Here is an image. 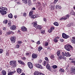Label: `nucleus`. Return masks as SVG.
Listing matches in <instances>:
<instances>
[{
	"label": "nucleus",
	"mask_w": 75,
	"mask_h": 75,
	"mask_svg": "<svg viewBox=\"0 0 75 75\" xmlns=\"http://www.w3.org/2000/svg\"><path fill=\"white\" fill-rule=\"evenodd\" d=\"M28 66L30 69H32L33 68V64L31 62H28Z\"/></svg>",
	"instance_id": "obj_6"
},
{
	"label": "nucleus",
	"mask_w": 75,
	"mask_h": 75,
	"mask_svg": "<svg viewBox=\"0 0 75 75\" xmlns=\"http://www.w3.org/2000/svg\"><path fill=\"white\" fill-rule=\"evenodd\" d=\"M25 55H26V56H30V55H31V53L26 52L25 53Z\"/></svg>",
	"instance_id": "obj_27"
},
{
	"label": "nucleus",
	"mask_w": 75,
	"mask_h": 75,
	"mask_svg": "<svg viewBox=\"0 0 75 75\" xmlns=\"http://www.w3.org/2000/svg\"><path fill=\"white\" fill-rule=\"evenodd\" d=\"M16 71H14L12 72H9L8 73V75H13L14 74V73H15Z\"/></svg>",
	"instance_id": "obj_14"
},
{
	"label": "nucleus",
	"mask_w": 75,
	"mask_h": 75,
	"mask_svg": "<svg viewBox=\"0 0 75 75\" xmlns=\"http://www.w3.org/2000/svg\"><path fill=\"white\" fill-rule=\"evenodd\" d=\"M47 64V62L45 61L44 62L43 65L45 66V65Z\"/></svg>",
	"instance_id": "obj_51"
},
{
	"label": "nucleus",
	"mask_w": 75,
	"mask_h": 75,
	"mask_svg": "<svg viewBox=\"0 0 75 75\" xmlns=\"http://www.w3.org/2000/svg\"><path fill=\"white\" fill-rule=\"evenodd\" d=\"M64 48L67 51H70L71 50V48H73V47L70 45H67L64 46Z\"/></svg>",
	"instance_id": "obj_1"
},
{
	"label": "nucleus",
	"mask_w": 75,
	"mask_h": 75,
	"mask_svg": "<svg viewBox=\"0 0 75 75\" xmlns=\"http://www.w3.org/2000/svg\"><path fill=\"white\" fill-rule=\"evenodd\" d=\"M4 50L2 49H0V54H2Z\"/></svg>",
	"instance_id": "obj_36"
},
{
	"label": "nucleus",
	"mask_w": 75,
	"mask_h": 75,
	"mask_svg": "<svg viewBox=\"0 0 75 75\" xmlns=\"http://www.w3.org/2000/svg\"><path fill=\"white\" fill-rule=\"evenodd\" d=\"M54 25H56V26H58V25H59V24L57 22H55L54 23Z\"/></svg>",
	"instance_id": "obj_28"
},
{
	"label": "nucleus",
	"mask_w": 75,
	"mask_h": 75,
	"mask_svg": "<svg viewBox=\"0 0 75 75\" xmlns=\"http://www.w3.org/2000/svg\"><path fill=\"white\" fill-rule=\"evenodd\" d=\"M2 34V31L0 30V35Z\"/></svg>",
	"instance_id": "obj_63"
},
{
	"label": "nucleus",
	"mask_w": 75,
	"mask_h": 75,
	"mask_svg": "<svg viewBox=\"0 0 75 75\" xmlns=\"http://www.w3.org/2000/svg\"><path fill=\"white\" fill-rule=\"evenodd\" d=\"M59 58L60 59H62V58H63V57H62V55H61L59 56Z\"/></svg>",
	"instance_id": "obj_45"
},
{
	"label": "nucleus",
	"mask_w": 75,
	"mask_h": 75,
	"mask_svg": "<svg viewBox=\"0 0 75 75\" xmlns=\"http://www.w3.org/2000/svg\"><path fill=\"white\" fill-rule=\"evenodd\" d=\"M18 62H19L20 64H21V65H24V63L21 60H18Z\"/></svg>",
	"instance_id": "obj_20"
},
{
	"label": "nucleus",
	"mask_w": 75,
	"mask_h": 75,
	"mask_svg": "<svg viewBox=\"0 0 75 75\" xmlns=\"http://www.w3.org/2000/svg\"><path fill=\"white\" fill-rule=\"evenodd\" d=\"M18 44H20L22 43V41H18Z\"/></svg>",
	"instance_id": "obj_58"
},
{
	"label": "nucleus",
	"mask_w": 75,
	"mask_h": 75,
	"mask_svg": "<svg viewBox=\"0 0 75 75\" xmlns=\"http://www.w3.org/2000/svg\"><path fill=\"white\" fill-rule=\"evenodd\" d=\"M41 34H45V30H42L41 31Z\"/></svg>",
	"instance_id": "obj_47"
},
{
	"label": "nucleus",
	"mask_w": 75,
	"mask_h": 75,
	"mask_svg": "<svg viewBox=\"0 0 75 75\" xmlns=\"http://www.w3.org/2000/svg\"><path fill=\"white\" fill-rule=\"evenodd\" d=\"M0 10H7V8H6L2 6L0 7Z\"/></svg>",
	"instance_id": "obj_16"
},
{
	"label": "nucleus",
	"mask_w": 75,
	"mask_h": 75,
	"mask_svg": "<svg viewBox=\"0 0 75 75\" xmlns=\"http://www.w3.org/2000/svg\"><path fill=\"white\" fill-rule=\"evenodd\" d=\"M50 57L52 59H53L54 58V55L53 54H52L50 55Z\"/></svg>",
	"instance_id": "obj_25"
},
{
	"label": "nucleus",
	"mask_w": 75,
	"mask_h": 75,
	"mask_svg": "<svg viewBox=\"0 0 75 75\" xmlns=\"http://www.w3.org/2000/svg\"><path fill=\"white\" fill-rule=\"evenodd\" d=\"M40 73L38 72V71H36L34 72V75H38L39 74H40Z\"/></svg>",
	"instance_id": "obj_21"
},
{
	"label": "nucleus",
	"mask_w": 75,
	"mask_h": 75,
	"mask_svg": "<svg viewBox=\"0 0 75 75\" xmlns=\"http://www.w3.org/2000/svg\"><path fill=\"white\" fill-rule=\"evenodd\" d=\"M38 56H37V54H32V57L33 58H34V59H35V58H37Z\"/></svg>",
	"instance_id": "obj_11"
},
{
	"label": "nucleus",
	"mask_w": 75,
	"mask_h": 75,
	"mask_svg": "<svg viewBox=\"0 0 75 75\" xmlns=\"http://www.w3.org/2000/svg\"><path fill=\"white\" fill-rule=\"evenodd\" d=\"M3 30H4V31H6V28L4 27L3 28Z\"/></svg>",
	"instance_id": "obj_60"
},
{
	"label": "nucleus",
	"mask_w": 75,
	"mask_h": 75,
	"mask_svg": "<svg viewBox=\"0 0 75 75\" xmlns=\"http://www.w3.org/2000/svg\"><path fill=\"white\" fill-rule=\"evenodd\" d=\"M58 1V0H54V4H55L56 3H57Z\"/></svg>",
	"instance_id": "obj_49"
},
{
	"label": "nucleus",
	"mask_w": 75,
	"mask_h": 75,
	"mask_svg": "<svg viewBox=\"0 0 75 75\" xmlns=\"http://www.w3.org/2000/svg\"><path fill=\"white\" fill-rule=\"evenodd\" d=\"M55 8H59L60 7V6H59L58 5H57L56 6H55Z\"/></svg>",
	"instance_id": "obj_46"
},
{
	"label": "nucleus",
	"mask_w": 75,
	"mask_h": 75,
	"mask_svg": "<svg viewBox=\"0 0 75 75\" xmlns=\"http://www.w3.org/2000/svg\"><path fill=\"white\" fill-rule=\"evenodd\" d=\"M69 18V15L68 14L66 15L65 17H62L60 19V20H66Z\"/></svg>",
	"instance_id": "obj_3"
},
{
	"label": "nucleus",
	"mask_w": 75,
	"mask_h": 75,
	"mask_svg": "<svg viewBox=\"0 0 75 75\" xmlns=\"http://www.w3.org/2000/svg\"><path fill=\"white\" fill-rule=\"evenodd\" d=\"M45 59L46 61H48V57H46L45 58Z\"/></svg>",
	"instance_id": "obj_53"
},
{
	"label": "nucleus",
	"mask_w": 75,
	"mask_h": 75,
	"mask_svg": "<svg viewBox=\"0 0 75 75\" xmlns=\"http://www.w3.org/2000/svg\"><path fill=\"white\" fill-rule=\"evenodd\" d=\"M35 66L36 67H37V68H40V69H43V68L42 67L39 63L35 64Z\"/></svg>",
	"instance_id": "obj_7"
},
{
	"label": "nucleus",
	"mask_w": 75,
	"mask_h": 75,
	"mask_svg": "<svg viewBox=\"0 0 75 75\" xmlns=\"http://www.w3.org/2000/svg\"><path fill=\"white\" fill-rule=\"evenodd\" d=\"M4 23L5 24H7V23H8V20H5L4 21Z\"/></svg>",
	"instance_id": "obj_39"
},
{
	"label": "nucleus",
	"mask_w": 75,
	"mask_h": 75,
	"mask_svg": "<svg viewBox=\"0 0 75 75\" xmlns=\"http://www.w3.org/2000/svg\"><path fill=\"white\" fill-rule=\"evenodd\" d=\"M33 14V11H31L29 13V16L30 17Z\"/></svg>",
	"instance_id": "obj_30"
},
{
	"label": "nucleus",
	"mask_w": 75,
	"mask_h": 75,
	"mask_svg": "<svg viewBox=\"0 0 75 75\" xmlns=\"http://www.w3.org/2000/svg\"><path fill=\"white\" fill-rule=\"evenodd\" d=\"M37 28H38V29H39V30H41V29L42 28V27H41V26L40 25H38V26Z\"/></svg>",
	"instance_id": "obj_32"
},
{
	"label": "nucleus",
	"mask_w": 75,
	"mask_h": 75,
	"mask_svg": "<svg viewBox=\"0 0 75 75\" xmlns=\"http://www.w3.org/2000/svg\"><path fill=\"white\" fill-rule=\"evenodd\" d=\"M71 63H75V60L74 61H71Z\"/></svg>",
	"instance_id": "obj_62"
},
{
	"label": "nucleus",
	"mask_w": 75,
	"mask_h": 75,
	"mask_svg": "<svg viewBox=\"0 0 75 75\" xmlns=\"http://www.w3.org/2000/svg\"><path fill=\"white\" fill-rule=\"evenodd\" d=\"M46 67L47 68V69H48L49 70H50V66L49 65V64H47L46 66Z\"/></svg>",
	"instance_id": "obj_18"
},
{
	"label": "nucleus",
	"mask_w": 75,
	"mask_h": 75,
	"mask_svg": "<svg viewBox=\"0 0 75 75\" xmlns=\"http://www.w3.org/2000/svg\"><path fill=\"white\" fill-rule=\"evenodd\" d=\"M62 55L63 57H65V53L64 52H62Z\"/></svg>",
	"instance_id": "obj_52"
},
{
	"label": "nucleus",
	"mask_w": 75,
	"mask_h": 75,
	"mask_svg": "<svg viewBox=\"0 0 75 75\" xmlns=\"http://www.w3.org/2000/svg\"><path fill=\"white\" fill-rule=\"evenodd\" d=\"M32 10H35V7L33 8H32Z\"/></svg>",
	"instance_id": "obj_59"
},
{
	"label": "nucleus",
	"mask_w": 75,
	"mask_h": 75,
	"mask_svg": "<svg viewBox=\"0 0 75 75\" xmlns=\"http://www.w3.org/2000/svg\"><path fill=\"white\" fill-rule=\"evenodd\" d=\"M21 30L23 32L26 31L27 30V29L25 26H23L21 28Z\"/></svg>",
	"instance_id": "obj_9"
},
{
	"label": "nucleus",
	"mask_w": 75,
	"mask_h": 75,
	"mask_svg": "<svg viewBox=\"0 0 75 75\" xmlns=\"http://www.w3.org/2000/svg\"><path fill=\"white\" fill-rule=\"evenodd\" d=\"M16 40V38L14 36H13L11 37V41L12 43H15Z\"/></svg>",
	"instance_id": "obj_2"
},
{
	"label": "nucleus",
	"mask_w": 75,
	"mask_h": 75,
	"mask_svg": "<svg viewBox=\"0 0 75 75\" xmlns=\"http://www.w3.org/2000/svg\"><path fill=\"white\" fill-rule=\"evenodd\" d=\"M64 39H63L62 38H60V41L61 42H64Z\"/></svg>",
	"instance_id": "obj_44"
},
{
	"label": "nucleus",
	"mask_w": 75,
	"mask_h": 75,
	"mask_svg": "<svg viewBox=\"0 0 75 75\" xmlns=\"http://www.w3.org/2000/svg\"><path fill=\"white\" fill-rule=\"evenodd\" d=\"M17 27L15 25H12L10 29L11 30H16V28Z\"/></svg>",
	"instance_id": "obj_10"
},
{
	"label": "nucleus",
	"mask_w": 75,
	"mask_h": 75,
	"mask_svg": "<svg viewBox=\"0 0 75 75\" xmlns=\"http://www.w3.org/2000/svg\"><path fill=\"white\" fill-rule=\"evenodd\" d=\"M11 31H9L8 32H7V34L8 35H10L11 34Z\"/></svg>",
	"instance_id": "obj_41"
},
{
	"label": "nucleus",
	"mask_w": 75,
	"mask_h": 75,
	"mask_svg": "<svg viewBox=\"0 0 75 75\" xmlns=\"http://www.w3.org/2000/svg\"><path fill=\"white\" fill-rule=\"evenodd\" d=\"M62 38H64V39H67V38H69V36L68 35H67L65 33H63V34H62Z\"/></svg>",
	"instance_id": "obj_4"
},
{
	"label": "nucleus",
	"mask_w": 75,
	"mask_h": 75,
	"mask_svg": "<svg viewBox=\"0 0 75 75\" xmlns=\"http://www.w3.org/2000/svg\"><path fill=\"white\" fill-rule=\"evenodd\" d=\"M22 59L23 60H25L26 59V58L25 57H24L22 58Z\"/></svg>",
	"instance_id": "obj_61"
},
{
	"label": "nucleus",
	"mask_w": 75,
	"mask_h": 75,
	"mask_svg": "<svg viewBox=\"0 0 75 75\" xmlns=\"http://www.w3.org/2000/svg\"><path fill=\"white\" fill-rule=\"evenodd\" d=\"M33 25L34 27H35V26H36V25H37V23H33Z\"/></svg>",
	"instance_id": "obj_48"
},
{
	"label": "nucleus",
	"mask_w": 75,
	"mask_h": 75,
	"mask_svg": "<svg viewBox=\"0 0 75 75\" xmlns=\"http://www.w3.org/2000/svg\"><path fill=\"white\" fill-rule=\"evenodd\" d=\"M50 8L51 10H54V8H55V6H52V5H50Z\"/></svg>",
	"instance_id": "obj_17"
},
{
	"label": "nucleus",
	"mask_w": 75,
	"mask_h": 75,
	"mask_svg": "<svg viewBox=\"0 0 75 75\" xmlns=\"http://www.w3.org/2000/svg\"><path fill=\"white\" fill-rule=\"evenodd\" d=\"M1 73L2 74V75H6V71L4 70L1 71Z\"/></svg>",
	"instance_id": "obj_19"
},
{
	"label": "nucleus",
	"mask_w": 75,
	"mask_h": 75,
	"mask_svg": "<svg viewBox=\"0 0 75 75\" xmlns=\"http://www.w3.org/2000/svg\"><path fill=\"white\" fill-rule=\"evenodd\" d=\"M60 53H61V52H60V51H57V55H58V56H59L60 55Z\"/></svg>",
	"instance_id": "obj_31"
},
{
	"label": "nucleus",
	"mask_w": 75,
	"mask_h": 75,
	"mask_svg": "<svg viewBox=\"0 0 75 75\" xmlns=\"http://www.w3.org/2000/svg\"><path fill=\"white\" fill-rule=\"evenodd\" d=\"M73 25V23H70L68 25H67V27H71V25Z\"/></svg>",
	"instance_id": "obj_26"
},
{
	"label": "nucleus",
	"mask_w": 75,
	"mask_h": 75,
	"mask_svg": "<svg viewBox=\"0 0 75 75\" xmlns=\"http://www.w3.org/2000/svg\"><path fill=\"white\" fill-rule=\"evenodd\" d=\"M75 12L74 11H72L71 13H70L71 15H74L75 14Z\"/></svg>",
	"instance_id": "obj_42"
},
{
	"label": "nucleus",
	"mask_w": 75,
	"mask_h": 75,
	"mask_svg": "<svg viewBox=\"0 0 75 75\" xmlns=\"http://www.w3.org/2000/svg\"><path fill=\"white\" fill-rule=\"evenodd\" d=\"M52 67L54 69H56V68H58V66L56 65H54Z\"/></svg>",
	"instance_id": "obj_35"
},
{
	"label": "nucleus",
	"mask_w": 75,
	"mask_h": 75,
	"mask_svg": "<svg viewBox=\"0 0 75 75\" xmlns=\"http://www.w3.org/2000/svg\"><path fill=\"white\" fill-rule=\"evenodd\" d=\"M31 4H32L31 1V0H29L28 2V5L30 6V5H31Z\"/></svg>",
	"instance_id": "obj_23"
},
{
	"label": "nucleus",
	"mask_w": 75,
	"mask_h": 75,
	"mask_svg": "<svg viewBox=\"0 0 75 75\" xmlns=\"http://www.w3.org/2000/svg\"><path fill=\"white\" fill-rule=\"evenodd\" d=\"M65 55L66 57H70L71 54H69V52H65Z\"/></svg>",
	"instance_id": "obj_15"
},
{
	"label": "nucleus",
	"mask_w": 75,
	"mask_h": 75,
	"mask_svg": "<svg viewBox=\"0 0 75 75\" xmlns=\"http://www.w3.org/2000/svg\"><path fill=\"white\" fill-rule=\"evenodd\" d=\"M54 30V28L53 27H52L51 28V30H48V32L49 33H51L52 32V30Z\"/></svg>",
	"instance_id": "obj_24"
},
{
	"label": "nucleus",
	"mask_w": 75,
	"mask_h": 75,
	"mask_svg": "<svg viewBox=\"0 0 75 75\" xmlns=\"http://www.w3.org/2000/svg\"><path fill=\"white\" fill-rule=\"evenodd\" d=\"M37 5H38L39 6H41V2H37Z\"/></svg>",
	"instance_id": "obj_37"
},
{
	"label": "nucleus",
	"mask_w": 75,
	"mask_h": 75,
	"mask_svg": "<svg viewBox=\"0 0 75 75\" xmlns=\"http://www.w3.org/2000/svg\"><path fill=\"white\" fill-rule=\"evenodd\" d=\"M35 15H32L31 16V18H33V19H34V18H35Z\"/></svg>",
	"instance_id": "obj_34"
},
{
	"label": "nucleus",
	"mask_w": 75,
	"mask_h": 75,
	"mask_svg": "<svg viewBox=\"0 0 75 75\" xmlns=\"http://www.w3.org/2000/svg\"><path fill=\"white\" fill-rule=\"evenodd\" d=\"M42 47H39L38 48V51H41V50H42Z\"/></svg>",
	"instance_id": "obj_33"
},
{
	"label": "nucleus",
	"mask_w": 75,
	"mask_h": 75,
	"mask_svg": "<svg viewBox=\"0 0 75 75\" xmlns=\"http://www.w3.org/2000/svg\"><path fill=\"white\" fill-rule=\"evenodd\" d=\"M0 12L2 16H4V15L7 14V12L5 11L0 10Z\"/></svg>",
	"instance_id": "obj_8"
},
{
	"label": "nucleus",
	"mask_w": 75,
	"mask_h": 75,
	"mask_svg": "<svg viewBox=\"0 0 75 75\" xmlns=\"http://www.w3.org/2000/svg\"><path fill=\"white\" fill-rule=\"evenodd\" d=\"M42 60L41 59H39L38 62V63L39 64H41V63H42Z\"/></svg>",
	"instance_id": "obj_43"
},
{
	"label": "nucleus",
	"mask_w": 75,
	"mask_h": 75,
	"mask_svg": "<svg viewBox=\"0 0 75 75\" xmlns=\"http://www.w3.org/2000/svg\"><path fill=\"white\" fill-rule=\"evenodd\" d=\"M17 71L18 74H21L22 73V70L20 68H18L17 70Z\"/></svg>",
	"instance_id": "obj_12"
},
{
	"label": "nucleus",
	"mask_w": 75,
	"mask_h": 75,
	"mask_svg": "<svg viewBox=\"0 0 75 75\" xmlns=\"http://www.w3.org/2000/svg\"><path fill=\"white\" fill-rule=\"evenodd\" d=\"M26 13H24L23 14V16H24V17H25V16H26Z\"/></svg>",
	"instance_id": "obj_54"
},
{
	"label": "nucleus",
	"mask_w": 75,
	"mask_h": 75,
	"mask_svg": "<svg viewBox=\"0 0 75 75\" xmlns=\"http://www.w3.org/2000/svg\"><path fill=\"white\" fill-rule=\"evenodd\" d=\"M22 1L23 3H24L25 4H27L28 0H23Z\"/></svg>",
	"instance_id": "obj_38"
},
{
	"label": "nucleus",
	"mask_w": 75,
	"mask_h": 75,
	"mask_svg": "<svg viewBox=\"0 0 75 75\" xmlns=\"http://www.w3.org/2000/svg\"><path fill=\"white\" fill-rule=\"evenodd\" d=\"M39 75H45V74H43L42 73H40L39 74Z\"/></svg>",
	"instance_id": "obj_64"
},
{
	"label": "nucleus",
	"mask_w": 75,
	"mask_h": 75,
	"mask_svg": "<svg viewBox=\"0 0 75 75\" xmlns=\"http://www.w3.org/2000/svg\"><path fill=\"white\" fill-rule=\"evenodd\" d=\"M16 48H19V47H20V46H19L18 45H16Z\"/></svg>",
	"instance_id": "obj_56"
},
{
	"label": "nucleus",
	"mask_w": 75,
	"mask_h": 75,
	"mask_svg": "<svg viewBox=\"0 0 75 75\" xmlns=\"http://www.w3.org/2000/svg\"><path fill=\"white\" fill-rule=\"evenodd\" d=\"M45 46H48V43L47 42H46L45 45Z\"/></svg>",
	"instance_id": "obj_50"
},
{
	"label": "nucleus",
	"mask_w": 75,
	"mask_h": 75,
	"mask_svg": "<svg viewBox=\"0 0 75 75\" xmlns=\"http://www.w3.org/2000/svg\"><path fill=\"white\" fill-rule=\"evenodd\" d=\"M59 71H60V72H64V70L62 68H60Z\"/></svg>",
	"instance_id": "obj_29"
},
{
	"label": "nucleus",
	"mask_w": 75,
	"mask_h": 75,
	"mask_svg": "<svg viewBox=\"0 0 75 75\" xmlns=\"http://www.w3.org/2000/svg\"><path fill=\"white\" fill-rule=\"evenodd\" d=\"M8 16L9 18H13V15L11 13H10L8 15Z\"/></svg>",
	"instance_id": "obj_22"
},
{
	"label": "nucleus",
	"mask_w": 75,
	"mask_h": 75,
	"mask_svg": "<svg viewBox=\"0 0 75 75\" xmlns=\"http://www.w3.org/2000/svg\"><path fill=\"white\" fill-rule=\"evenodd\" d=\"M41 44V42H40V41H38L37 43V44H38V45H39V44Z\"/></svg>",
	"instance_id": "obj_55"
},
{
	"label": "nucleus",
	"mask_w": 75,
	"mask_h": 75,
	"mask_svg": "<svg viewBox=\"0 0 75 75\" xmlns=\"http://www.w3.org/2000/svg\"><path fill=\"white\" fill-rule=\"evenodd\" d=\"M71 42L73 44H75V38L73 37L72 38V39H71Z\"/></svg>",
	"instance_id": "obj_13"
},
{
	"label": "nucleus",
	"mask_w": 75,
	"mask_h": 75,
	"mask_svg": "<svg viewBox=\"0 0 75 75\" xmlns=\"http://www.w3.org/2000/svg\"><path fill=\"white\" fill-rule=\"evenodd\" d=\"M11 65L13 67H16V62H13V61H11L10 62Z\"/></svg>",
	"instance_id": "obj_5"
},
{
	"label": "nucleus",
	"mask_w": 75,
	"mask_h": 75,
	"mask_svg": "<svg viewBox=\"0 0 75 75\" xmlns=\"http://www.w3.org/2000/svg\"><path fill=\"white\" fill-rule=\"evenodd\" d=\"M54 42H58V40L57 39L55 38H54V40H53Z\"/></svg>",
	"instance_id": "obj_40"
},
{
	"label": "nucleus",
	"mask_w": 75,
	"mask_h": 75,
	"mask_svg": "<svg viewBox=\"0 0 75 75\" xmlns=\"http://www.w3.org/2000/svg\"><path fill=\"white\" fill-rule=\"evenodd\" d=\"M44 21L45 22H47V19L45 18H43Z\"/></svg>",
	"instance_id": "obj_57"
}]
</instances>
